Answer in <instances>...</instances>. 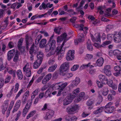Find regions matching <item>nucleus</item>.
<instances>
[{"label": "nucleus", "instance_id": "nucleus-30", "mask_svg": "<svg viewBox=\"0 0 121 121\" xmlns=\"http://www.w3.org/2000/svg\"><path fill=\"white\" fill-rule=\"evenodd\" d=\"M23 41V39L22 38H20L19 40L18 43L17 47L19 49L21 47L22 43Z\"/></svg>", "mask_w": 121, "mask_h": 121}, {"label": "nucleus", "instance_id": "nucleus-26", "mask_svg": "<svg viewBox=\"0 0 121 121\" xmlns=\"http://www.w3.org/2000/svg\"><path fill=\"white\" fill-rule=\"evenodd\" d=\"M80 88H77L74 90L73 92V94L70 95L71 96H74V98L78 95L79 92Z\"/></svg>", "mask_w": 121, "mask_h": 121}, {"label": "nucleus", "instance_id": "nucleus-57", "mask_svg": "<svg viewBox=\"0 0 121 121\" xmlns=\"http://www.w3.org/2000/svg\"><path fill=\"white\" fill-rule=\"evenodd\" d=\"M11 77L9 76H8L6 78L4 82L7 83L9 82L10 79H11Z\"/></svg>", "mask_w": 121, "mask_h": 121}, {"label": "nucleus", "instance_id": "nucleus-35", "mask_svg": "<svg viewBox=\"0 0 121 121\" xmlns=\"http://www.w3.org/2000/svg\"><path fill=\"white\" fill-rule=\"evenodd\" d=\"M5 67L4 66L2 59H0V71L4 70Z\"/></svg>", "mask_w": 121, "mask_h": 121}, {"label": "nucleus", "instance_id": "nucleus-5", "mask_svg": "<svg viewBox=\"0 0 121 121\" xmlns=\"http://www.w3.org/2000/svg\"><path fill=\"white\" fill-rule=\"evenodd\" d=\"M111 69V67L110 65H106L104 66L103 70L106 75L108 76H110L112 75Z\"/></svg>", "mask_w": 121, "mask_h": 121}, {"label": "nucleus", "instance_id": "nucleus-13", "mask_svg": "<svg viewBox=\"0 0 121 121\" xmlns=\"http://www.w3.org/2000/svg\"><path fill=\"white\" fill-rule=\"evenodd\" d=\"M67 35L66 33H64L62 34L60 36H59L57 38V41L58 43L60 42L63 40L66 39Z\"/></svg>", "mask_w": 121, "mask_h": 121}, {"label": "nucleus", "instance_id": "nucleus-44", "mask_svg": "<svg viewBox=\"0 0 121 121\" xmlns=\"http://www.w3.org/2000/svg\"><path fill=\"white\" fill-rule=\"evenodd\" d=\"M51 94V92L49 90H47L46 91L45 93L44 96L46 98H47L48 96H50V95Z\"/></svg>", "mask_w": 121, "mask_h": 121}, {"label": "nucleus", "instance_id": "nucleus-56", "mask_svg": "<svg viewBox=\"0 0 121 121\" xmlns=\"http://www.w3.org/2000/svg\"><path fill=\"white\" fill-rule=\"evenodd\" d=\"M54 54L55 52L54 51H51L48 53V54L46 56L47 57H49L51 56Z\"/></svg>", "mask_w": 121, "mask_h": 121}, {"label": "nucleus", "instance_id": "nucleus-41", "mask_svg": "<svg viewBox=\"0 0 121 121\" xmlns=\"http://www.w3.org/2000/svg\"><path fill=\"white\" fill-rule=\"evenodd\" d=\"M29 109L26 108H25V107L24 108L23 111V117H25Z\"/></svg>", "mask_w": 121, "mask_h": 121}, {"label": "nucleus", "instance_id": "nucleus-11", "mask_svg": "<svg viewBox=\"0 0 121 121\" xmlns=\"http://www.w3.org/2000/svg\"><path fill=\"white\" fill-rule=\"evenodd\" d=\"M39 48L36 46H35L34 44H33L30 48L29 50V53L30 54H36L37 53L38 51Z\"/></svg>", "mask_w": 121, "mask_h": 121}, {"label": "nucleus", "instance_id": "nucleus-54", "mask_svg": "<svg viewBox=\"0 0 121 121\" xmlns=\"http://www.w3.org/2000/svg\"><path fill=\"white\" fill-rule=\"evenodd\" d=\"M106 76L104 75L101 74L99 75V78L100 80L102 81L104 79V78Z\"/></svg>", "mask_w": 121, "mask_h": 121}, {"label": "nucleus", "instance_id": "nucleus-61", "mask_svg": "<svg viewBox=\"0 0 121 121\" xmlns=\"http://www.w3.org/2000/svg\"><path fill=\"white\" fill-rule=\"evenodd\" d=\"M58 11L59 13V15H64L65 13V12L63 10H62L60 9L58 10Z\"/></svg>", "mask_w": 121, "mask_h": 121}, {"label": "nucleus", "instance_id": "nucleus-53", "mask_svg": "<svg viewBox=\"0 0 121 121\" xmlns=\"http://www.w3.org/2000/svg\"><path fill=\"white\" fill-rule=\"evenodd\" d=\"M73 75V74L72 73H65V75L64 76L68 78H69L72 77Z\"/></svg>", "mask_w": 121, "mask_h": 121}, {"label": "nucleus", "instance_id": "nucleus-28", "mask_svg": "<svg viewBox=\"0 0 121 121\" xmlns=\"http://www.w3.org/2000/svg\"><path fill=\"white\" fill-rule=\"evenodd\" d=\"M57 66L56 64H55L52 66L49 67L48 69V71L49 72L53 71L56 68Z\"/></svg>", "mask_w": 121, "mask_h": 121}, {"label": "nucleus", "instance_id": "nucleus-37", "mask_svg": "<svg viewBox=\"0 0 121 121\" xmlns=\"http://www.w3.org/2000/svg\"><path fill=\"white\" fill-rule=\"evenodd\" d=\"M26 42H32V39L31 37H29L28 35L26 36Z\"/></svg>", "mask_w": 121, "mask_h": 121}, {"label": "nucleus", "instance_id": "nucleus-12", "mask_svg": "<svg viewBox=\"0 0 121 121\" xmlns=\"http://www.w3.org/2000/svg\"><path fill=\"white\" fill-rule=\"evenodd\" d=\"M15 52V51L14 49L11 50L8 52L7 54V59L8 60L10 61L13 57Z\"/></svg>", "mask_w": 121, "mask_h": 121}, {"label": "nucleus", "instance_id": "nucleus-21", "mask_svg": "<svg viewBox=\"0 0 121 121\" xmlns=\"http://www.w3.org/2000/svg\"><path fill=\"white\" fill-rule=\"evenodd\" d=\"M19 52L17 50L13 58V61L14 62L16 63L19 60Z\"/></svg>", "mask_w": 121, "mask_h": 121}, {"label": "nucleus", "instance_id": "nucleus-46", "mask_svg": "<svg viewBox=\"0 0 121 121\" xmlns=\"http://www.w3.org/2000/svg\"><path fill=\"white\" fill-rule=\"evenodd\" d=\"M114 69L116 72H121V69L120 67L119 66H116L114 67Z\"/></svg>", "mask_w": 121, "mask_h": 121}, {"label": "nucleus", "instance_id": "nucleus-59", "mask_svg": "<svg viewBox=\"0 0 121 121\" xmlns=\"http://www.w3.org/2000/svg\"><path fill=\"white\" fill-rule=\"evenodd\" d=\"M67 12L69 13L71 15L75 14H76V13L74 12L73 10L72 9L69 10H67Z\"/></svg>", "mask_w": 121, "mask_h": 121}, {"label": "nucleus", "instance_id": "nucleus-58", "mask_svg": "<svg viewBox=\"0 0 121 121\" xmlns=\"http://www.w3.org/2000/svg\"><path fill=\"white\" fill-rule=\"evenodd\" d=\"M113 84V81L111 79L108 80V82L106 84L108 85L109 86H112V85Z\"/></svg>", "mask_w": 121, "mask_h": 121}, {"label": "nucleus", "instance_id": "nucleus-38", "mask_svg": "<svg viewBox=\"0 0 121 121\" xmlns=\"http://www.w3.org/2000/svg\"><path fill=\"white\" fill-rule=\"evenodd\" d=\"M61 83V82H60L56 83L54 85L55 88L56 89L60 90L61 89L60 84Z\"/></svg>", "mask_w": 121, "mask_h": 121}, {"label": "nucleus", "instance_id": "nucleus-36", "mask_svg": "<svg viewBox=\"0 0 121 121\" xmlns=\"http://www.w3.org/2000/svg\"><path fill=\"white\" fill-rule=\"evenodd\" d=\"M35 111H33L31 112L26 117L27 119H28L29 118L32 117L35 113Z\"/></svg>", "mask_w": 121, "mask_h": 121}, {"label": "nucleus", "instance_id": "nucleus-43", "mask_svg": "<svg viewBox=\"0 0 121 121\" xmlns=\"http://www.w3.org/2000/svg\"><path fill=\"white\" fill-rule=\"evenodd\" d=\"M113 53L114 55L118 56L120 54V52L118 50L116 49L114 50L113 52Z\"/></svg>", "mask_w": 121, "mask_h": 121}, {"label": "nucleus", "instance_id": "nucleus-15", "mask_svg": "<svg viewBox=\"0 0 121 121\" xmlns=\"http://www.w3.org/2000/svg\"><path fill=\"white\" fill-rule=\"evenodd\" d=\"M60 84L61 89L60 90H59L58 93L57 95V96H59L60 95L62 91L67 86V82H65L62 84L61 83Z\"/></svg>", "mask_w": 121, "mask_h": 121}, {"label": "nucleus", "instance_id": "nucleus-18", "mask_svg": "<svg viewBox=\"0 0 121 121\" xmlns=\"http://www.w3.org/2000/svg\"><path fill=\"white\" fill-rule=\"evenodd\" d=\"M42 61L37 59L36 61L33 63V67L35 69L38 68L41 64Z\"/></svg>", "mask_w": 121, "mask_h": 121}, {"label": "nucleus", "instance_id": "nucleus-34", "mask_svg": "<svg viewBox=\"0 0 121 121\" xmlns=\"http://www.w3.org/2000/svg\"><path fill=\"white\" fill-rule=\"evenodd\" d=\"M45 75V73H43L42 74L41 76L39 77L36 80V82L37 83H39L40 82L42 79Z\"/></svg>", "mask_w": 121, "mask_h": 121}, {"label": "nucleus", "instance_id": "nucleus-49", "mask_svg": "<svg viewBox=\"0 0 121 121\" xmlns=\"http://www.w3.org/2000/svg\"><path fill=\"white\" fill-rule=\"evenodd\" d=\"M78 67L79 65H75L71 68V70L73 71H75L78 69Z\"/></svg>", "mask_w": 121, "mask_h": 121}, {"label": "nucleus", "instance_id": "nucleus-19", "mask_svg": "<svg viewBox=\"0 0 121 121\" xmlns=\"http://www.w3.org/2000/svg\"><path fill=\"white\" fill-rule=\"evenodd\" d=\"M43 56L44 54L43 52L41 51L39 52L37 55V59H39V60L42 62Z\"/></svg>", "mask_w": 121, "mask_h": 121}, {"label": "nucleus", "instance_id": "nucleus-16", "mask_svg": "<svg viewBox=\"0 0 121 121\" xmlns=\"http://www.w3.org/2000/svg\"><path fill=\"white\" fill-rule=\"evenodd\" d=\"M104 62V60L102 57H100L96 61V64L98 66L100 67L102 66Z\"/></svg>", "mask_w": 121, "mask_h": 121}, {"label": "nucleus", "instance_id": "nucleus-10", "mask_svg": "<svg viewBox=\"0 0 121 121\" xmlns=\"http://www.w3.org/2000/svg\"><path fill=\"white\" fill-rule=\"evenodd\" d=\"M54 113V111L51 110H49L47 112L44 117V119L47 120L51 119L52 117L53 116Z\"/></svg>", "mask_w": 121, "mask_h": 121}, {"label": "nucleus", "instance_id": "nucleus-20", "mask_svg": "<svg viewBox=\"0 0 121 121\" xmlns=\"http://www.w3.org/2000/svg\"><path fill=\"white\" fill-rule=\"evenodd\" d=\"M47 40L45 39H42L39 42V46L41 48H43L45 46L46 44Z\"/></svg>", "mask_w": 121, "mask_h": 121}, {"label": "nucleus", "instance_id": "nucleus-33", "mask_svg": "<svg viewBox=\"0 0 121 121\" xmlns=\"http://www.w3.org/2000/svg\"><path fill=\"white\" fill-rule=\"evenodd\" d=\"M104 108V107H101L100 108L98 109V110L94 112L93 113L94 114H96L99 113H100L102 112Z\"/></svg>", "mask_w": 121, "mask_h": 121}, {"label": "nucleus", "instance_id": "nucleus-60", "mask_svg": "<svg viewBox=\"0 0 121 121\" xmlns=\"http://www.w3.org/2000/svg\"><path fill=\"white\" fill-rule=\"evenodd\" d=\"M20 105L21 101L20 100H18L17 101L15 106H17V107L19 108L20 106Z\"/></svg>", "mask_w": 121, "mask_h": 121}, {"label": "nucleus", "instance_id": "nucleus-39", "mask_svg": "<svg viewBox=\"0 0 121 121\" xmlns=\"http://www.w3.org/2000/svg\"><path fill=\"white\" fill-rule=\"evenodd\" d=\"M46 8V4L44 2H43L39 7V9L41 10L43 9H45Z\"/></svg>", "mask_w": 121, "mask_h": 121}, {"label": "nucleus", "instance_id": "nucleus-50", "mask_svg": "<svg viewBox=\"0 0 121 121\" xmlns=\"http://www.w3.org/2000/svg\"><path fill=\"white\" fill-rule=\"evenodd\" d=\"M52 77V75L51 73H49L46 75L44 78L48 80L49 81L51 78Z\"/></svg>", "mask_w": 121, "mask_h": 121}, {"label": "nucleus", "instance_id": "nucleus-45", "mask_svg": "<svg viewBox=\"0 0 121 121\" xmlns=\"http://www.w3.org/2000/svg\"><path fill=\"white\" fill-rule=\"evenodd\" d=\"M66 121H70L71 117L69 114H67L65 116Z\"/></svg>", "mask_w": 121, "mask_h": 121}, {"label": "nucleus", "instance_id": "nucleus-27", "mask_svg": "<svg viewBox=\"0 0 121 121\" xmlns=\"http://www.w3.org/2000/svg\"><path fill=\"white\" fill-rule=\"evenodd\" d=\"M32 103V100H29L27 101L25 106V108L29 109Z\"/></svg>", "mask_w": 121, "mask_h": 121}, {"label": "nucleus", "instance_id": "nucleus-62", "mask_svg": "<svg viewBox=\"0 0 121 121\" xmlns=\"http://www.w3.org/2000/svg\"><path fill=\"white\" fill-rule=\"evenodd\" d=\"M108 79L105 77L104 79L102 81V82L104 84H106L108 82Z\"/></svg>", "mask_w": 121, "mask_h": 121}, {"label": "nucleus", "instance_id": "nucleus-47", "mask_svg": "<svg viewBox=\"0 0 121 121\" xmlns=\"http://www.w3.org/2000/svg\"><path fill=\"white\" fill-rule=\"evenodd\" d=\"M111 41H106L105 42H103L102 44L101 45L102 47H104L105 45L108 44H109L111 43Z\"/></svg>", "mask_w": 121, "mask_h": 121}, {"label": "nucleus", "instance_id": "nucleus-52", "mask_svg": "<svg viewBox=\"0 0 121 121\" xmlns=\"http://www.w3.org/2000/svg\"><path fill=\"white\" fill-rule=\"evenodd\" d=\"M27 99V98L23 96L22 99V104H25Z\"/></svg>", "mask_w": 121, "mask_h": 121}, {"label": "nucleus", "instance_id": "nucleus-40", "mask_svg": "<svg viewBox=\"0 0 121 121\" xmlns=\"http://www.w3.org/2000/svg\"><path fill=\"white\" fill-rule=\"evenodd\" d=\"M107 39L110 41L112 40L113 36L111 34H108L107 35Z\"/></svg>", "mask_w": 121, "mask_h": 121}, {"label": "nucleus", "instance_id": "nucleus-31", "mask_svg": "<svg viewBox=\"0 0 121 121\" xmlns=\"http://www.w3.org/2000/svg\"><path fill=\"white\" fill-rule=\"evenodd\" d=\"M61 28L60 27H56L54 29V32L56 33L59 35L61 32Z\"/></svg>", "mask_w": 121, "mask_h": 121}, {"label": "nucleus", "instance_id": "nucleus-55", "mask_svg": "<svg viewBox=\"0 0 121 121\" xmlns=\"http://www.w3.org/2000/svg\"><path fill=\"white\" fill-rule=\"evenodd\" d=\"M55 62V60L54 59H50L48 61V63L49 65H51L53 64Z\"/></svg>", "mask_w": 121, "mask_h": 121}, {"label": "nucleus", "instance_id": "nucleus-51", "mask_svg": "<svg viewBox=\"0 0 121 121\" xmlns=\"http://www.w3.org/2000/svg\"><path fill=\"white\" fill-rule=\"evenodd\" d=\"M93 101L91 100H89L86 103V105L87 106L92 105V104L93 103Z\"/></svg>", "mask_w": 121, "mask_h": 121}, {"label": "nucleus", "instance_id": "nucleus-32", "mask_svg": "<svg viewBox=\"0 0 121 121\" xmlns=\"http://www.w3.org/2000/svg\"><path fill=\"white\" fill-rule=\"evenodd\" d=\"M109 90L107 87H105L103 88L102 94L105 96L108 94Z\"/></svg>", "mask_w": 121, "mask_h": 121}, {"label": "nucleus", "instance_id": "nucleus-64", "mask_svg": "<svg viewBox=\"0 0 121 121\" xmlns=\"http://www.w3.org/2000/svg\"><path fill=\"white\" fill-rule=\"evenodd\" d=\"M29 91H27L25 93L24 95H23V96L28 98V96L29 95Z\"/></svg>", "mask_w": 121, "mask_h": 121}, {"label": "nucleus", "instance_id": "nucleus-42", "mask_svg": "<svg viewBox=\"0 0 121 121\" xmlns=\"http://www.w3.org/2000/svg\"><path fill=\"white\" fill-rule=\"evenodd\" d=\"M23 90L22 89H21L17 93L16 97H15V99H17L18 97H19V96L23 92Z\"/></svg>", "mask_w": 121, "mask_h": 121}, {"label": "nucleus", "instance_id": "nucleus-7", "mask_svg": "<svg viewBox=\"0 0 121 121\" xmlns=\"http://www.w3.org/2000/svg\"><path fill=\"white\" fill-rule=\"evenodd\" d=\"M71 96L70 95L67 96L64 100L63 105H67L70 104L74 98V96Z\"/></svg>", "mask_w": 121, "mask_h": 121}, {"label": "nucleus", "instance_id": "nucleus-3", "mask_svg": "<svg viewBox=\"0 0 121 121\" xmlns=\"http://www.w3.org/2000/svg\"><path fill=\"white\" fill-rule=\"evenodd\" d=\"M56 41L55 40H53L51 42H49L47 44L45 47V51L46 52H49L51 49L52 47H55Z\"/></svg>", "mask_w": 121, "mask_h": 121}, {"label": "nucleus", "instance_id": "nucleus-17", "mask_svg": "<svg viewBox=\"0 0 121 121\" xmlns=\"http://www.w3.org/2000/svg\"><path fill=\"white\" fill-rule=\"evenodd\" d=\"M105 112L106 113H110L113 112L114 108L113 106L105 107Z\"/></svg>", "mask_w": 121, "mask_h": 121}, {"label": "nucleus", "instance_id": "nucleus-8", "mask_svg": "<svg viewBox=\"0 0 121 121\" xmlns=\"http://www.w3.org/2000/svg\"><path fill=\"white\" fill-rule=\"evenodd\" d=\"M114 41L119 43L121 41V33L118 32L116 33L113 36Z\"/></svg>", "mask_w": 121, "mask_h": 121}, {"label": "nucleus", "instance_id": "nucleus-29", "mask_svg": "<svg viewBox=\"0 0 121 121\" xmlns=\"http://www.w3.org/2000/svg\"><path fill=\"white\" fill-rule=\"evenodd\" d=\"M7 70L8 72L10 74H13L14 76L15 75L16 71H13L12 69L10 68H7Z\"/></svg>", "mask_w": 121, "mask_h": 121}, {"label": "nucleus", "instance_id": "nucleus-1", "mask_svg": "<svg viewBox=\"0 0 121 121\" xmlns=\"http://www.w3.org/2000/svg\"><path fill=\"white\" fill-rule=\"evenodd\" d=\"M64 45L63 43L61 45H59L56 48L55 52L56 54L58 55V59L59 60H61L63 57L65 52V49L63 48Z\"/></svg>", "mask_w": 121, "mask_h": 121}, {"label": "nucleus", "instance_id": "nucleus-48", "mask_svg": "<svg viewBox=\"0 0 121 121\" xmlns=\"http://www.w3.org/2000/svg\"><path fill=\"white\" fill-rule=\"evenodd\" d=\"M19 87V85L18 83H17L15 86V88L14 90V92L15 93L18 91Z\"/></svg>", "mask_w": 121, "mask_h": 121}, {"label": "nucleus", "instance_id": "nucleus-25", "mask_svg": "<svg viewBox=\"0 0 121 121\" xmlns=\"http://www.w3.org/2000/svg\"><path fill=\"white\" fill-rule=\"evenodd\" d=\"M87 48L90 51L92 50L93 47L89 40H88L87 42Z\"/></svg>", "mask_w": 121, "mask_h": 121}, {"label": "nucleus", "instance_id": "nucleus-14", "mask_svg": "<svg viewBox=\"0 0 121 121\" xmlns=\"http://www.w3.org/2000/svg\"><path fill=\"white\" fill-rule=\"evenodd\" d=\"M80 82V79L78 77H76L75 79L74 80L72 81V87L74 86H77L79 84Z\"/></svg>", "mask_w": 121, "mask_h": 121}, {"label": "nucleus", "instance_id": "nucleus-2", "mask_svg": "<svg viewBox=\"0 0 121 121\" xmlns=\"http://www.w3.org/2000/svg\"><path fill=\"white\" fill-rule=\"evenodd\" d=\"M69 62H65L63 63L60 66L59 71L60 74L64 76L65 75V72H66L69 68Z\"/></svg>", "mask_w": 121, "mask_h": 121}, {"label": "nucleus", "instance_id": "nucleus-9", "mask_svg": "<svg viewBox=\"0 0 121 121\" xmlns=\"http://www.w3.org/2000/svg\"><path fill=\"white\" fill-rule=\"evenodd\" d=\"M78 108V105H73L70 108L69 107H68L66 108L67 112L69 114H72L74 111L76 110Z\"/></svg>", "mask_w": 121, "mask_h": 121}, {"label": "nucleus", "instance_id": "nucleus-24", "mask_svg": "<svg viewBox=\"0 0 121 121\" xmlns=\"http://www.w3.org/2000/svg\"><path fill=\"white\" fill-rule=\"evenodd\" d=\"M16 73L18 79L20 80L22 79L23 78V75L21 70H19L17 71Z\"/></svg>", "mask_w": 121, "mask_h": 121}, {"label": "nucleus", "instance_id": "nucleus-22", "mask_svg": "<svg viewBox=\"0 0 121 121\" xmlns=\"http://www.w3.org/2000/svg\"><path fill=\"white\" fill-rule=\"evenodd\" d=\"M93 66L92 65H91V63H89L88 64H84L82 65L80 67V70H82L83 69L87 68L88 67H90L91 68Z\"/></svg>", "mask_w": 121, "mask_h": 121}, {"label": "nucleus", "instance_id": "nucleus-4", "mask_svg": "<svg viewBox=\"0 0 121 121\" xmlns=\"http://www.w3.org/2000/svg\"><path fill=\"white\" fill-rule=\"evenodd\" d=\"M23 70L27 77H30L31 75V72L28 64L27 63L24 67L23 68Z\"/></svg>", "mask_w": 121, "mask_h": 121}, {"label": "nucleus", "instance_id": "nucleus-6", "mask_svg": "<svg viewBox=\"0 0 121 121\" xmlns=\"http://www.w3.org/2000/svg\"><path fill=\"white\" fill-rule=\"evenodd\" d=\"M74 51L73 50H70L67 53V56L66 57V60L67 61H70L73 60L74 57Z\"/></svg>", "mask_w": 121, "mask_h": 121}, {"label": "nucleus", "instance_id": "nucleus-23", "mask_svg": "<svg viewBox=\"0 0 121 121\" xmlns=\"http://www.w3.org/2000/svg\"><path fill=\"white\" fill-rule=\"evenodd\" d=\"M78 40L79 42H82L84 41V37L83 34L80 33L78 34Z\"/></svg>", "mask_w": 121, "mask_h": 121}, {"label": "nucleus", "instance_id": "nucleus-63", "mask_svg": "<svg viewBox=\"0 0 121 121\" xmlns=\"http://www.w3.org/2000/svg\"><path fill=\"white\" fill-rule=\"evenodd\" d=\"M113 28V26L112 25H109L107 26L106 29L107 30H108Z\"/></svg>", "mask_w": 121, "mask_h": 121}]
</instances>
